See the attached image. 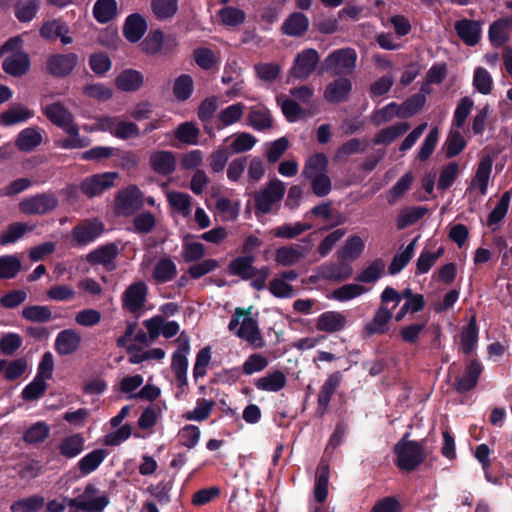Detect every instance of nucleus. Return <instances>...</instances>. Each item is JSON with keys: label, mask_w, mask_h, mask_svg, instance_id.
Returning a JSON list of instances; mask_svg holds the SVG:
<instances>
[{"label": "nucleus", "mask_w": 512, "mask_h": 512, "mask_svg": "<svg viewBox=\"0 0 512 512\" xmlns=\"http://www.w3.org/2000/svg\"><path fill=\"white\" fill-rule=\"evenodd\" d=\"M251 309L236 308L228 325V329L252 348L260 349L265 346V340L261 334L257 321L251 316Z\"/></svg>", "instance_id": "1"}, {"label": "nucleus", "mask_w": 512, "mask_h": 512, "mask_svg": "<svg viewBox=\"0 0 512 512\" xmlns=\"http://www.w3.org/2000/svg\"><path fill=\"white\" fill-rule=\"evenodd\" d=\"M0 54L6 55L2 68L5 73L13 77H21L30 69V59L23 50V40L16 36L10 38L1 47Z\"/></svg>", "instance_id": "2"}, {"label": "nucleus", "mask_w": 512, "mask_h": 512, "mask_svg": "<svg viewBox=\"0 0 512 512\" xmlns=\"http://www.w3.org/2000/svg\"><path fill=\"white\" fill-rule=\"evenodd\" d=\"M409 434L395 445L394 452L397 455V465L400 469L412 471L425 459L426 453L422 445L416 441L408 440Z\"/></svg>", "instance_id": "3"}, {"label": "nucleus", "mask_w": 512, "mask_h": 512, "mask_svg": "<svg viewBox=\"0 0 512 512\" xmlns=\"http://www.w3.org/2000/svg\"><path fill=\"white\" fill-rule=\"evenodd\" d=\"M357 53L353 48H341L330 53L323 61V70L332 76L350 75L356 68Z\"/></svg>", "instance_id": "4"}, {"label": "nucleus", "mask_w": 512, "mask_h": 512, "mask_svg": "<svg viewBox=\"0 0 512 512\" xmlns=\"http://www.w3.org/2000/svg\"><path fill=\"white\" fill-rule=\"evenodd\" d=\"M58 205L59 199L54 193L43 192L23 198L18 203V209L24 215L39 216L53 212Z\"/></svg>", "instance_id": "5"}, {"label": "nucleus", "mask_w": 512, "mask_h": 512, "mask_svg": "<svg viewBox=\"0 0 512 512\" xmlns=\"http://www.w3.org/2000/svg\"><path fill=\"white\" fill-rule=\"evenodd\" d=\"M70 508H76L85 512H102L109 504L106 495H99L95 485L89 483L85 486L82 494L76 498H64Z\"/></svg>", "instance_id": "6"}, {"label": "nucleus", "mask_w": 512, "mask_h": 512, "mask_svg": "<svg viewBox=\"0 0 512 512\" xmlns=\"http://www.w3.org/2000/svg\"><path fill=\"white\" fill-rule=\"evenodd\" d=\"M285 184L279 179L270 180L263 188L254 195L256 211L267 214L275 204H278L284 197Z\"/></svg>", "instance_id": "7"}, {"label": "nucleus", "mask_w": 512, "mask_h": 512, "mask_svg": "<svg viewBox=\"0 0 512 512\" xmlns=\"http://www.w3.org/2000/svg\"><path fill=\"white\" fill-rule=\"evenodd\" d=\"M178 44L176 36H165L161 30L157 29L147 35L141 43V47L144 53L154 56L172 53L178 47Z\"/></svg>", "instance_id": "8"}, {"label": "nucleus", "mask_w": 512, "mask_h": 512, "mask_svg": "<svg viewBox=\"0 0 512 512\" xmlns=\"http://www.w3.org/2000/svg\"><path fill=\"white\" fill-rule=\"evenodd\" d=\"M143 205L142 193L134 185L120 191L115 198V213L120 216H130Z\"/></svg>", "instance_id": "9"}, {"label": "nucleus", "mask_w": 512, "mask_h": 512, "mask_svg": "<svg viewBox=\"0 0 512 512\" xmlns=\"http://www.w3.org/2000/svg\"><path fill=\"white\" fill-rule=\"evenodd\" d=\"M306 245L290 244L279 247L275 251V262L283 267H290L302 261L310 252L313 244L309 239H305Z\"/></svg>", "instance_id": "10"}, {"label": "nucleus", "mask_w": 512, "mask_h": 512, "mask_svg": "<svg viewBox=\"0 0 512 512\" xmlns=\"http://www.w3.org/2000/svg\"><path fill=\"white\" fill-rule=\"evenodd\" d=\"M47 119L65 132L76 133L73 114L61 102L47 104L42 109Z\"/></svg>", "instance_id": "11"}, {"label": "nucleus", "mask_w": 512, "mask_h": 512, "mask_svg": "<svg viewBox=\"0 0 512 512\" xmlns=\"http://www.w3.org/2000/svg\"><path fill=\"white\" fill-rule=\"evenodd\" d=\"M178 350L173 354L171 368L180 387L187 385V355L190 350L189 339L182 333L176 340Z\"/></svg>", "instance_id": "12"}, {"label": "nucleus", "mask_w": 512, "mask_h": 512, "mask_svg": "<svg viewBox=\"0 0 512 512\" xmlns=\"http://www.w3.org/2000/svg\"><path fill=\"white\" fill-rule=\"evenodd\" d=\"M119 177L117 172H105L87 177L80 184L81 191L89 198L103 193L114 186V181Z\"/></svg>", "instance_id": "13"}, {"label": "nucleus", "mask_w": 512, "mask_h": 512, "mask_svg": "<svg viewBox=\"0 0 512 512\" xmlns=\"http://www.w3.org/2000/svg\"><path fill=\"white\" fill-rule=\"evenodd\" d=\"M318 62V52L312 48L305 49L296 55L290 74L297 79L305 80L313 73Z\"/></svg>", "instance_id": "14"}, {"label": "nucleus", "mask_w": 512, "mask_h": 512, "mask_svg": "<svg viewBox=\"0 0 512 512\" xmlns=\"http://www.w3.org/2000/svg\"><path fill=\"white\" fill-rule=\"evenodd\" d=\"M353 267L345 260H338V262H328L320 265L316 270V278L332 281L342 282L349 279L353 275Z\"/></svg>", "instance_id": "15"}, {"label": "nucleus", "mask_w": 512, "mask_h": 512, "mask_svg": "<svg viewBox=\"0 0 512 512\" xmlns=\"http://www.w3.org/2000/svg\"><path fill=\"white\" fill-rule=\"evenodd\" d=\"M77 64L78 56L75 53L55 54L47 59L46 70L56 78H63L70 75Z\"/></svg>", "instance_id": "16"}, {"label": "nucleus", "mask_w": 512, "mask_h": 512, "mask_svg": "<svg viewBox=\"0 0 512 512\" xmlns=\"http://www.w3.org/2000/svg\"><path fill=\"white\" fill-rule=\"evenodd\" d=\"M176 156L172 151L156 150L149 155L150 168L158 175L168 176L176 169Z\"/></svg>", "instance_id": "17"}, {"label": "nucleus", "mask_w": 512, "mask_h": 512, "mask_svg": "<svg viewBox=\"0 0 512 512\" xmlns=\"http://www.w3.org/2000/svg\"><path fill=\"white\" fill-rule=\"evenodd\" d=\"M352 91V82L346 77H339L329 82L324 90V99L332 104L345 102Z\"/></svg>", "instance_id": "18"}, {"label": "nucleus", "mask_w": 512, "mask_h": 512, "mask_svg": "<svg viewBox=\"0 0 512 512\" xmlns=\"http://www.w3.org/2000/svg\"><path fill=\"white\" fill-rule=\"evenodd\" d=\"M147 286L139 281L131 284L123 294V307L131 313L139 312L146 301Z\"/></svg>", "instance_id": "19"}, {"label": "nucleus", "mask_w": 512, "mask_h": 512, "mask_svg": "<svg viewBox=\"0 0 512 512\" xmlns=\"http://www.w3.org/2000/svg\"><path fill=\"white\" fill-rule=\"evenodd\" d=\"M81 334L75 329H65L58 333L54 348L60 356L72 355L78 351L81 346Z\"/></svg>", "instance_id": "20"}, {"label": "nucleus", "mask_w": 512, "mask_h": 512, "mask_svg": "<svg viewBox=\"0 0 512 512\" xmlns=\"http://www.w3.org/2000/svg\"><path fill=\"white\" fill-rule=\"evenodd\" d=\"M455 31L458 37L468 46H475L481 38L482 26L479 21L461 19L455 22Z\"/></svg>", "instance_id": "21"}, {"label": "nucleus", "mask_w": 512, "mask_h": 512, "mask_svg": "<svg viewBox=\"0 0 512 512\" xmlns=\"http://www.w3.org/2000/svg\"><path fill=\"white\" fill-rule=\"evenodd\" d=\"M103 224L96 220H86L74 227L72 236L79 244H87L95 240L103 232Z\"/></svg>", "instance_id": "22"}, {"label": "nucleus", "mask_w": 512, "mask_h": 512, "mask_svg": "<svg viewBox=\"0 0 512 512\" xmlns=\"http://www.w3.org/2000/svg\"><path fill=\"white\" fill-rule=\"evenodd\" d=\"M347 324L346 316L337 311L322 313L316 320V328L319 331L335 333L341 331Z\"/></svg>", "instance_id": "23"}, {"label": "nucleus", "mask_w": 512, "mask_h": 512, "mask_svg": "<svg viewBox=\"0 0 512 512\" xmlns=\"http://www.w3.org/2000/svg\"><path fill=\"white\" fill-rule=\"evenodd\" d=\"M144 84L143 74L134 69H125L115 78V86L123 92L138 91Z\"/></svg>", "instance_id": "24"}, {"label": "nucleus", "mask_w": 512, "mask_h": 512, "mask_svg": "<svg viewBox=\"0 0 512 512\" xmlns=\"http://www.w3.org/2000/svg\"><path fill=\"white\" fill-rule=\"evenodd\" d=\"M341 373L339 371L329 375L322 385L318 394V413L322 416L325 414L332 395L339 387L341 382Z\"/></svg>", "instance_id": "25"}, {"label": "nucleus", "mask_w": 512, "mask_h": 512, "mask_svg": "<svg viewBox=\"0 0 512 512\" xmlns=\"http://www.w3.org/2000/svg\"><path fill=\"white\" fill-rule=\"evenodd\" d=\"M512 17L501 18L490 25L489 40L494 46H502L510 37Z\"/></svg>", "instance_id": "26"}, {"label": "nucleus", "mask_w": 512, "mask_h": 512, "mask_svg": "<svg viewBox=\"0 0 512 512\" xmlns=\"http://www.w3.org/2000/svg\"><path fill=\"white\" fill-rule=\"evenodd\" d=\"M393 317V313L386 305H380L372 320L365 325L368 335L384 334L387 331V324Z\"/></svg>", "instance_id": "27"}, {"label": "nucleus", "mask_w": 512, "mask_h": 512, "mask_svg": "<svg viewBox=\"0 0 512 512\" xmlns=\"http://www.w3.org/2000/svg\"><path fill=\"white\" fill-rule=\"evenodd\" d=\"M42 140L41 131L38 128L29 127L18 134L15 146L22 152H31L42 143Z\"/></svg>", "instance_id": "28"}, {"label": "nucleus", "mask_w": 512, "mask_h": 512, "mask_svg": "<svg viewBox=\"0 0 512 512\" xmlns=\"http://www.w3.org/2000/svg\"><path fill=\"white\" fill-rule=\"evenodd\" d=\"M365 248L364 241L358 235L350 236L340 250L337 251L338 260L354 261L358 259Z\"/></svg>", "instance_id": "29"}, {"label": "nucleus", "mask_w": 512, "mask_h": 512, "mask_svg": "<svg viewBox=\"0 0 512 512\" xmlns=\"http://www.w3.org/2000/svg\"><path fill=\"white\" fill-rule=\"evenodd\" d=\"M146 29L145 19L139 14H132L127 18L123 32L128 41L135 43L142 38Z\"/></svg>", "instance_id": "30"}, {"label": "nucleus", "mask_w": 512, "mask_h": 512, "mask_svg": "<svg viewBox=\"0 0 512 512\" xmlns=\"http://www.w3.org/2000/svg\"><path fill=\"white\" fill-rule=\"evenodd\" d=\"M328 158L323 153H317L309 157L302 171V176L307 180L327 173Z\"/></svg>", "instance_id": "31"}, {"label": "nucleus", "mask_w": 512, "mask_h": 512, "mask_svg": "<svg viewBox=\"0 0 512 512\" xmlns=\"http://www.w3.org/2000/svg\"><path fill=\"white\" fill-rule=\"evenodd\" d=\"M492 170V159L485 156L478 164L476 174L471 182V188H478L482 195L487 193L488 182Z\"/></svg>", "instance_id": "32"}, {"label": "nucleus", "mask_w": 512, "mask_h": 512, "mask_svg": "<svg viewBox=\"0 0 512 512\" xmlns=\"http://www.w3.org/2000/svg\"><path fill=\"white\" fill-rule=\"evenodd\" d=\"M286 382L287 379L285 374L280 370H276L272 373H269L263 377L258 378L255 381V387L258 390L278 392L285 387Z\"/></svg>", "instance_id": "33"}, {"label": "nucleus", "mask_w": 512, "mask_h": 512, "mask_svg": "<svg viewBox=\"0 0 512 512\" xmlns=\"http://www.w3.org/2000/svg\"><path fill=\"white\" fill-rule=\"evenodd\" d=\"M34 113L32 110L21 104H13L6 111L1 113L0 121L3 125L11 126L20 122H24Z\"/></svg>", "instance_id": "34"}, {"label": "nucleus", "mask_w": 512, "mask_h": 512, "mask_svg": "<svg viewBox=\"0 0 512 512\" xmlns=\"http://www.w3.org/2000/svg\"><path fill=\"white\" fill-rule=\"evenodd\" d=\"M385 268L386 264L382 259H375L362 268L355 280L365 284L375 283L384 274Z\"/></svg>", "instance_id": "35"}, {"label": "nucleus", "mask_w": 512, "mask_h": 512, "mask_svg": "<svg viewBox=\"0 0 512 512\" xmlns=\"http://www.w3.org/2000/svg\"><path fill=\"white\" fill-rule=\"evenodd\" d=\"M118 254V247L115 244H107L91 252L87 256L91 264H102L109 269H113V260Z\"/></svg>", "instance_id": "36"}, {"label": "nucleus", "mask_w": 512, "mask_h": 512, "mask_svg": "<svg viewBox=\"0 0 512 512\" xmlns=\"http://www.w3.org/2000/svg\"><path fill=\"white\" fill-rule=\"evenodd\" d=\"M481 372V365L476 360H472L467 366L464 375L457 379L456 389L459 392H466L474 388Z\"/></svg>", "instance_id": "37"}, {"label": "nucleus", "mask_w": 512, "mask_h": 512, "mask_svg": "<svg viewBox=\"0 0 512 512\" xmlns=\"http://www.w3.org/2000/svg\"><path fill=\"white\" fill-rule=\"evenodd\" d=\"M308 25V18L300 12H295L286 19L282 31L286 35L299 37L307 31Z\"/></svg>", "instance_id": "38"}, {"label": "nucleus", "mask_w": 512, "mask_h": 512, "mask_svg": "<svg viewBox=\"0 0 512 512\" xmlns=\"http://www.w3.org/2000/svg\"><path fill=\"white\" fill-rule=\"evenodd\" d=\"M151 11L156 19L169 20L178 12V0H151Z\"/></svg>", "instance_id": "39"}, {"label": "nucleus", "mask_w": 512, "mask_h": 512, "mask_svg": "<svg viewBox=\"0 0 512 512\" xmlns=\"http://www.w3.org/2000/svg\"><path fill=\"white\" fill-rule=\"evenodd\" d=\"M45 505V499L41 495H31L14 501L11 506V512H38Z\"/></svg>", "instance_id": "40"}, {"label": "nucleus", "mask_w": 512, "mask_h": 512, "mask_svg": "<svg viewBox=\"0 0 512 512\" xmlns=\"http://www.w3.org/2000/svg\"><path fill=\"white\" fill-rule=\"evenodd\" d=\"M367 291V288L361 284L349 283L333 290L331 297L336 301L345 302L360 297Z\"/></svg>", "instance_id": "41"}, {"label": "nucleus", "mask_w": 512, "mask_h": 512, "mask_svg": "<svg viewBox=\"0 0 512 512\" xmlns=\"http://www.w3.org/2000/svg\"><path fill=\"white\" fill-rule=\"evenodd\" d=\"M174 136L181 143L187 145H197L200 136V130L192 122H183L175 130Z\"/></svg>", "instance_id": "42"}, {"label": "nucleus", "mask_w": 512, "mask_h": 512, "mask_svg": "<svg viewBox=\"0 0 512 512\" xmlns=\"http://www.w3.org/2000/svg\"><path fill=\"white\" fill-rule=\"evenodd\" d=\"M84 448V438L80 434L65 437L59 446L61 455L73 458L79 455Z\"/></svg>", "instance_id": "43"}, {"label": "nucleus", "mask_w": 512, "mask_h": 512, "mask_svg": "<svg viewBox=\"0 0 512 512\" xmlns=\"http://www.w3.org/2000/svg\"><path fill=\"white\" fill-rule=\"evenodd\" d=\"M93 14L100 23H107L117 14V3L115 0H97L93 8Z\"/></svg>", "instance_id": "44"}, {"label": "nucleus", "mask_w": 512, "mask_h": 512, "mask_svg": "<svg viewBox=\"0 0 512 512\" xmlns=\"http://www.w3.org/2000/svg\"><path fill=\"white\" fill-rule=\"evenodd\" d=\"M410 128L407 122H401L382 129L374 139L375 144H389L397 137L403 135Z\"/></svg>", "instance_id": "45"}, {"label": "nucleus", "mask_w": 512, "mask_h": 512, "mask_svg": "<svg viewBox=\"0 0 512 512\" xmlns=\"http://www.w3.org/2000/svg\"><path fill=\"white\" fill-rule=\"evenodd\" d=\"M249 124L257 130L269 129L272 126V119L265 107H254L248 114Z\"/></svg>", "instance_id": "46"}, {"label": "nucleus", "mask_w": 512, "mask_h": 512, "mask_svg": "<svg viewBox=\"0 0 512 512\" xmlns=\"http://www.w3.org/2000/svg\"><path fill=\"white\" fill-rule=\"evenodd\" d=\"M254 257L253 256H244L239 257L233 260L230 263V271L234 275H238L241 278L247 280L251 279L253 276V272L255 271V267H253Z\"/></svg>", "instance_id": "47"}, {"label": "nucleus", "mask_w": 512, "mask_h": 512, "mask_svg": "<svg viewBox=\"0 0 512 512\" xmlns=\"http://www.w3.org/2000/svg\"><path fill=\"white\" fill-rule=\"evenodd\" d=\"M193 89V79L190 75L182 74L174 81L173 94L178 101H186L189 99Z\"/></svg>", "instance_id": "48"}, {"label": "nucleus", "mask_w": 512, "mask_h": 512, "mask_svg": "<svg viewBox=\"0 0 512 512\" xmlns=\"http://www.w3.org/2000/svg\"><path fill=\"white\" fill-rule=\"evenodd\" d=\"M105 457L106 452L103 449H97L90 452L78 462L81 473L86 475L93 472L103 462Z\"/></svg>", "instance_id": "49"}, {"label": "nucleus", "mask_w": 512, "mask_h": 512, "mask_svg": "<svg viewBox=\"0 0 512 512\" xmlns=\"http://www.w3.org/2000/svg\"><path fill=\"white\" fill-rule=\"evenodd\" d=\"M82 93L88 98L101 102L108 101L113 96V90L102 83L86 84L82 87Z\"/></svg>", "instance_id": "50"}, {"label": "nucleus", "mask_w": 512, "mask_h": 512, "mask_svg": "<svg viewBox=\"0 0 512 512\" xmlns=\"http://www.w3.org/2000/svg\"><path fill=\"white\" fill-rule=\"evenodd\" d=\"M311 228L312 225L308 223L297 222L294 225L284 224L282 226L276 227L273 230V235L277 238L293 239L310 230Z\"/></svg>", "instance_id": "51"}, {"label": "nucleus", "mask_w": 512, "mask_h": 512, "mask_svg": "<svg viewBox=\"0 0 512 512\" xmlns=\"http://www.w3.org/2000/svg\"><path fill=\"white\" fill-rule=\"evenodd\" d=\"M168 201L171 207L179 212L181 215L187 217L191 213V197L186 193L169 192L167 194Z\"/></svg>", "instance_id": "52"}, {"label": "nucleus", "mask_w": 512, "mask_h": 512, "mask_svg": "<svg viewBox=\"0 0 512 512\" xmlns=\"http://www.w3.org/2000/svg\"><path fill=\"white\" fill-rule=\"evenodd\" d=\"M39 9L38 0L19 1L15 6V15L21 22L31 21Z\"/></svg>", "instance_id": "53"}, {"label": "nucleus", "mask_w": 512, "mask_h": 512, "mask_svg": "<svg viewBox=\"0 0 512 512\" xmlns=\"http://www.w3.org/2000/svg\"><path fill=\"white\" fill-rule=\"evenodd\" d=\"M22 316L31 322H47L52 319V312L47 306L32 305L22 310Z\"/></svg>", "instance_id": "54"}, {"label": "nucleus", "mask_w": 512, "mask_h": 512, "mask_svg": "<svg viewBox=\"0 0 512 512\" xmlns=\"http://www.w3.org/2000/svg\"><path fill=\"white\" fill-rule=\"evenodd\" d=\"M176 271L175 264L170 259L164 258L157 262L153 277L158 282H167L174 278Z\"/></svg>", "instance_id": "55"}, {"label": "nucleus", "mask_w": 512, "mask_h": 512, "mask_svg": "<svg viewBox=\"0 0 512 512\" xmlns=\"http://www.w3.org/2000/svg\"><path fill=\"white\" fill-rule=\"evenodd\" d=\"M218 16L223 25L237 26L246 19V14L239 8L228 6L218 12Z\"/></svg>", "instance_id": "56"}, {"label": "nucleus", "mask_w": 512, "mask_h": 512, "mask_svg": "<svg viewBox=\"0 0 512 512\" xmlns=\"http://www.w3.org/2000/svg\"><path fill=\"white\" fill-rule=\"evenodd\" d=\"M257 142V139L250 133L242 132L234 136L230 149L232 153L240 154L251 150Z\"/></svg>", "instance_id": "57"}, {"label": "nucleus", "mask_w": 512, "mask_h": 512, "mask_svg": "<svg viewBox=\"0 0 512 512\" xmlns=\"http://www.w3.org/2000/svg\"><path fill=\"white\" fill-rule=\"evenodd\" d=\"M63 32H69V27L59 19L47 21L40 28V35L47 40H55Z\"/></svg>", "instance_id": "58"}, {"label": "nucleus", "mask_w": 512, "mask_h": 512, "mask_svg": "<svg viewBox=\"0 0 512 512\" xmlns=\"http://www.w3.org/2000/svg\"><path fill=\"white\" fill-rule=\"evenodd\" d=\"M425 104V95L415 94L408 98L404 103L398 105L399 117L409 118L416 114Z\"/></svg>", "instance_id": "59"}, {"label": "nucleus", "mask_w": 512, "mask_h": 512, "mask_svg": "<svg viewBox=\"0 0 512 512\" xmlns=\"http://www.w3.org/2000/svg\"><path fill=\"white\" fill-rule=\"evenodd\" d=\"M427 213L424 207L407 208L401 211L397 217V227L404 229L405 227L415 223Z\"/></svg>", "instance_id": "60"}, {"label": "nucleus", "mask_w": 512, "mask_h": 512, "mask_svg": "<svg viewBox=\"0 0 512 512\" xmlns=\"http://www.w3.org/2000/svg\"><path fill=\"white\" fill-rule=\"evenodd\" d=\"M47 297L53 301L69 302L76 298V291L69 285L58 284L46 291Z\"/></svg>", "instance_id": "61"}, {"label": "nucleus", "mask_w": 512, "mask_h": 512, "mask_svg": "<svg viewBox=\"0 0 512 512\" xmlns=\"http://www.w3.org/2000/svg\"><path fill=\"white\" fill-rule=\"evenodd\" d=\"M478 338L476 319L472 317L467 327L463 330L461 336L462 350L465 354H469L474 349Z\"/></svg>", "instance_id": "62"}, {"label": "nucleus", "mask_w": 512, "mask_h": 512, "mask_svg": "<svg viewBox=\"0 0 512 512\" xmlns=\"http://www.w3.org/2000/svg\"><path fill=\"white\" fill-rule=\"evenodd\" d=\"M215 208L224 221L235 220L239 213L238 204L232 203L228 198L222 196L216 198Z\"/></svg>", "instance_id": "63"}, {"label": "nucleus", "mask_w": 512, "mask_h": 512, "mask_svg": "<svg viewBox=\"0 0 512 512\" xmlns=\"http://www.w3.org/2000/svg\"><path fill=\"white\" fill-rule=\"evenodd\" d=\"M346 229L339 228L324 237L317 247V251L321 257L327 256L334 246L345 236Z\"/></svg>", "instance_id": "64"}]
</instances>
